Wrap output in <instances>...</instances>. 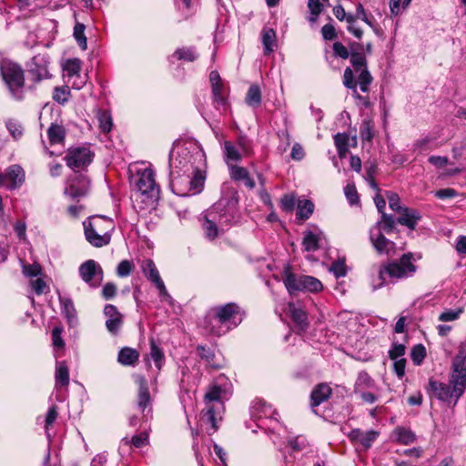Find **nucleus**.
<instances>
[{
  "mask_svg": "<svg viewBox=\"0 0 466 466\" xmlns=\"http://www.w3.org/2000/svg\"><path fill=\"white\" fill-rule=\"evenodd\" d=\"M429 386L431 391L439 400L450 401L454 398L456 403L466 389V357L463 352H460L452 361L449 385L431 380Z\"/></svg>",
  "mask_w": 466,
  "mask_h": 466,
  "instance_id": "nucleus-1",
  "label": "nucleus"
},
{
  "mask_svg": "<svg viewBox=\"0 0 466 466\" xmlns=\"http://www.w3.org/2000/svg\"><path fill=\"white\" fill-rule=\"evenodd\" d=\"M137 191L134 195V205L144 211L154 207L157 188L156 187L153 171L146 168L137 172V179L136 180Z\"/></svg>",
  "mask_w": 466,
  "mask_h": 466,
  "instance_id": "nucleus-2",
  "label": "nucleus"
},
{
  "mask_svg": "<svg viewBox=\"0 0 466 466\" xmlns=\"http://www.w3.org/2000/svg\"><path fill=\"white\" fill-rule=\"evenodd\" d=\"M86 240L96 248H101L110 242V232L114 228L113 221L101 216L90 218L83 223Z\"/></svg>",
  "mask_w": 466,
  "mask_h": 466,
  "instance_id": "nucleus-3",
  "label": "nucleus"
},
{
  "mask_svg": "<svg viewBox=\"0 0 466 466\" xmlns=\"http://www.w3.org/2000/svg\"><path fill=\"white\" fill-rule=\"evenodd\" d=\"M284 284L290 294L296 291L319 292L323 289L322 283L318 279L306 275H295L289 267L284 270Z\"/></svg>",
  "mask_w": 466,
  "mask_h": 466,
  "instance_id": "nucleus-4",
  "label": "nucleus"
},
{
  "mask_svg": "<svg viewBox=\"0 0 466 466\" xmlns=\"http://www.w3.org/2000/svg\"><path fill=\"white\" fill-rule=\"evenodd\" d=\"M221 207L222 203L218 202L205 215L203 229L206 237L211 240L215 239L230 221L227 214L221 212Z\"/></svg>",
  "mask_w": 466,
  "mask_h": 466,
  "instance_id": "nucleus-5",
  "label": "nucleus"
},
{
  "mask_svg": "<svg viewBox=\"0 0 466 466\" xmlns=\"http://www.w3.org/2000/svg\"><path fill=\"white\" fill-rule=\"evenodd\" d=\"M0 71L4 81L12 92L24 86V72L17 64L4 60L0 64Z\"/></svg>",
  "mask_w": 466,
  "mask_h": 466,
  "instance_id": "nucleus-6",
  "label": "nucleus"
},
{
  "mask_svg": "<svg viewBox=\"0 0 466 466\" xmlns=\"http://www.w3.org/2000/svg\"><path fill=\"white\" fill-rule=\"evenodd\" d=\"M412 255L404 254L399 262H392L384 268L386 273L391 278L402 279L412 275L416 271V267L411 262Z\"/></svg>",
  "mask_w": 466,
  "mask_h": 466,
  "instance_id": "nucleus-7",
  "label": "nucleus"
},
{
  "mask_svg": "<svg viewBox=\"0 0 466 466\" xmlns=\"http://www.w3.org/2000/svg\"><path fill=\"white\" fill-rule=\"evenodd\" d=\"M81 279L92 288L100 285L103 279L101 267L93 259L86 260L79 267Z\"/></svg>",
  "mask_w": 466,
  "mask_h": 466,
  "instance_id": "nucleus-8",
  "label": "nucleus"
},
{
  "mask_svg": "<svg viewBox=\"0 0 466 466\" xmlns=\"http://www.w3.org/2000/svg\"><path fill=\"white\" fill-rule=\"evenodd\" d=\"M93 154L87 147H74L67 151L66 160L72 169L85 167L92 162Z\"/></svg>",
  "mask_w": 466,
  "mask_h": 466,
  "instance_id": "nucleus-9",
  "label": "nucleus"
},
{
  "mask_svg": "<svg viewBox=\"0 0 466 466\" xmlns=\"http://www.w3.org/2000/svg\"><path fill=\"white\" fill-rule=\"evenodd\" d=\"M382 231L384 230L379 229L376 224L370 231V241L378 253L390 255V252L394 251L395 243L389 240Z\"/></svg>",
  "mask_w": 466,
  "mask_h": 466,
  "instance_id": "nucleus-10",
  "label": "nucleus"
},
{
  "mask_svg": "<svg viewBox=\"0 0 466 466\" xmlns=\"http://www.w3.org/2000/svg\"><path fill=\"white\" fill-rule=\"evenodd\" d=\"M142 271L145 276L155 284L157 289L159 291V294L163 297H169L167 290L165 287L163 280L160 278L159 272L155 265V263L151 259H146L142 262L141 265Z\"/></svg>",
  "mask_w": 466,
  "mask_h": 466,
  "instance_id": "nucleus-11",
  "label": "nucleus"
},
{
  "mask_svg": "<svg viewBox=\"0 0 466 466\" xmlns=\"http://www.w3.org/2000/svg\"><path fill=\"white\" fill-rule=\"evenodd\" d=\"M374 202L379 212L381 213V219L377 222V227L379 229H383L385 233L389 234L394 229L396 220L392 216L384 212L386 201L381 195L377 194L374 198Z\"/></svg>",
  "mask_w": 466,
  "mask_h": 466,
  "instance_id": "nucleus-12",
  "label": "nucleus"
},
{
  "mask_svg": "<svg viewBox=\"0 0 466 466\" xmlns=\"http://www.w3.org/2000/svg\"><path fill=\"white\" fill-rule=\"evenodd\" d=\"M5 180H8L7 187L10 189L16 188L21 186L25 180V172L23 168L18 165H13L9 167L5 175L0 174V186H2Z\"/></svg>",
  "mask_w": 466,
  "mask_h": 466,
  "instance_id": "nucleus-13",
  "label": "nucleus"
},
{
  "mask_svg": "<svg viewBox=\"0 0 466 466\" xmlns=\"http://www.w3.org/2000/svg\"><path fill=\"white\" fill-rule=\"evenodd\" d=\"M104 313L107 318L106 321V329L113 334L116 333L122 325V315L118 312L117 309L111 304L105 307Z\"/></svg>",
  "mask_w": 466,
  "mask_h": 466,
  "instance_id": "nucleus-14",
  "label": "nucleus"
},
{
  "mask_svg": "<svg viewBox=\"0 0 466 466\" xmlns=\"http://www.w3.org/2000/svg\"><path fill=\"white\" fill-rule=\"evenodd\" d=\"M88 185L89 181L86 177L78 176L76 180H74L70 186L66 188L65 194L72 198L83 197L88 190Z\"/></svg>",
  "mask_w": 466,
  "mask_h": 466,
  "instance_id": "nucleus-15",
  "label": "nucleus"
},
{
  "mask_svg": "<svg viewBox=\"0 0 466 466\" xmlns=\"http://www.w3.org/2000/svg\"><path fill=\"white\" fill-rule=\"evenodd\" d=\"M399 214L400 217L397 218V222L412 230L421 218L419 211L409 208H404Z\"/></svg>",
  "mask_w": 466,
  "mask_h": 466,
  "instance_id": "nucleus-16",
  "label": "nucleus"
},
{
  "mask_svg": "<svg viewBox=\"0 0 466 466\" xmlns=\"http://www.w3.org/2000/svg\"><path fill=\"white\" fill-rule=\"evenodd\" d=\"M288 311L299 329L305 330L309 325L305 310L300 307H297L294 303H289Z\"/></svg>",
  "mask_w": 466,
  "mask_h": 466,
  "instance_id": "nucleus-17",
  "label": "nucleus"
},
{
  "mask_svg": "<svg viewBox=\"0 0 466 466\" xmlns=\"http://www.w3.org/2000/svg\"><path fill=\"white\" fill-rule=\"evenodd\" d=\"M331 388L327 383L317 385L310 394L311 406L317 407L326 401L331 395Z\"/></svg>",
  "mask_w": 466,
  "mask_h": 466,
  "instance_id": "nucleus-18",
  "label": "nucleus"
},
{
  "mask_svg": "<svg viewBox=\"0 0 466 466\" xmlns=\"http://www.w3.org/2000/svg\"><path fill=\"white\" fill-rule=\"evenodd\" d=\"M213 310L215 318L220 323H225L238 313V307L235 303H228L225 306L216 307Z\"/></svg>",
  "mask_w": 466,
  "mask_h": 466,
  "instance_id": "nucleus-19",
  "label": "nucleus"
},
{
  "mask_svg": "<svg viewBox=\"0 0 466 466\" xmlns=\"http://www.w3.org/2000/svg\"><path fill=\"white\" fill-rule=\"evenodd\" d=\"M230 177L234 180H242L248 188L255 187L254 180L250 177L248 171L237 165L230 166Z\"/></svg>",
  "mask_w": 466,
  "mask_h": 466,
  "instance_id": "nucleus-20",
  "label": "nucleus"
},
{
  "mask_svg": "<svg viewBox=\"0 0 466 466\" xmlns=\"http://www.w3.org/2000/svg\"><path fill=\"white\" fill-rule=\"evenodd\" d=\"M139 358V352L132 348L125 347L118 353V361L125 366L134 365Z\"/></svg>",
  "mask_w": 466,
  "mask_h": 466,
  "instance_id": "nucleus-21",
  "label": "nucleus"
},
{
  "mask_svg": "<svg viewBox=\"0 0 466 466\" xmlns=\"http://www.w3.org/2000/svg\"><path fill=\"white\" fill-rule=\"evenodd\" d=\"M150 404L151 400L147 381L145 379H142L139 385L137 406L139 410L144 412Z\"/></svg>",
  "mask_w": 466,
  "mask_h": 466,
  "instance_id": "nucleus-22",
  "label": "nucleus"
},
{
  "mask_svg": "<svg viewBox=\"0 0 466 466\" xmlns=\"http://www.w3.org/2000/svg\"><path fill=\"white\" fill-rule=\"evenodd\" d=\"M350 436L352 439L359 441L364 447L369 448L377 438L378 432L374 431L362 432L360 430H354Z\"/></svg>",
  "mask_w": 466,
  "mask_h": 466,
  "instance_id": "nucleus-23",
  "label": "nucleus"
},
{
  "mask_svg": "<svg viewBox=\"0 0 466 466\" xmlns=\"http://www.w3.org/2000/svg\"><path fill=\"white\" fill-rule=\"evenodd\" d=\"M47 136L50 144H60L65 139L66 131L62 126L52 124L47 129Z\"/></svg>",
  "mask_w": 466,
  "mask_h": 466,
  "instance_id": "nucleus-24",
  "label": "nucleus"
},
{
  "mask_svg": "<svg viewBox=\"0 0 466 466\" xmlns=\"http://www.w3.org/2000/svg\"><path fill=\"white\" fill-rule=\"evenodd\" d=\"M320 234H315L311 231L304 233L302 245L306 251H316L319 248Z\"/></svg>",
  "mask_w": 466,
  "mask_h": 466,
  "instance_id": "nucleus-25",
  "label": "nucleus"
},
{
  "mask_svg": "<svg viewBox=\"0 0 466 466\" xmlns=\"http://www.w3.org/2000/svg\"><path fill=\"white\" fill-rule=\"evenodd\" d=\"M62 310L71 326L76 323V311L70 299L60 298Z\"/></svg>",
  "mask_w": 466,
  "mask_h": 466,
  "instance_id": "nucleus-26",
  "label": "nucleus"
},
{
  "mask_svg": "<svg viewBox=\"0 0 466 466\" xmlns=\"http://www.w3.org/2000/svg\"><path fill=\"white\" fill-rule=\"evenodd\" d=\"M393 434L396 441L401 444L408 445L415 441V434L408 429L398 427L394 430Z\"/></svg>",
  "mask_w": 466,
  "mask_h": 466,
  "instance_id": "nucleus-27",
  "label": "nucleus"
},
{
  "mask_svg": "<svg viewBox=\"0 0 466 466\" xmlns=\"http://www.w3.org/2000/svg\"><path fill=\"white\" fill-rule=\"evenodd\" d=\"M246 103L252 107H258L261 103V92L257 85H252L247 93Z\"/></svg>",
  "mask_w": 466,
  "mask_h": 466,
  "instance_id": "nucleus-28",
  "label": "nucleus"
},
{
  "mask_svg": "<svg viewBox=\"0 0 466 466\" xmlns=\"http://www.w3.org/2000/svg\"><path fill=\"white\" fill-rule=\"evenodd\" d=\"M374 386V381L367 372H360L355 382L354 392L359 393L365 389H371Z\"/></svg>",
  "mask_w": 466,
  "mask_h": 466,
  "instance_id": "nucleus-29",
  "label": "nucleus"
},
{
  "mask_svg": "<svg viewBox=\"0 0 466 466\" xmlns=\"http://www.w3.org/2000/svg\"><path fill=\"white\" fill-rule=\"evenodd\" d=\"M149 357L155 362V366L159 370L162 368V364L164 362V353L162 350L156 344L154 339H150V352Z\"/></svg>",
  "mask_w": 466,
  "mask_h": 466,
  "instance_id": "nucleus-30",
  "label": "nucleus"
},
{
  "mask_svg": "<svg viewBox=\"0 0 466 466\" xmlns=\"http://www.w3.org/2000/svg\"><path fill=\"white\" fill-rule=\"evenodd\" d=\"M262 42L265 48V53L269 54L273 51L276 46V33L273 29L268 28L263 31Z\"/></svg>",
  "mask_w": 466,
  "mask_h": 466,
  "instance_id": "nucleus-31",
  "label": "nucleus"
},
{
  "mask_svg": "<svg viewBox=\"0 0 466 466\" xmlns=\"http://www.w3.org/2000/svg\"><path fill=\"white\" fill-rule=\"evenodd\" d=\"M64 71L66 73L67 77L79 76L81 69V60L78 58L68 59L64 66Z\"/></svg>",
  "mask_w": 466,
  "mask_h": 466,
  "instance_id": "nucleus-32",
  "label": "nucleus"
},
{
  "mask_svg": "<svg viewBox=\"0 0 466 466\" xmlns=\"http://www.w3.org/2000/svg\"><path fill=\"white\" fill-rule=\"evenodd\" d=\"M56 381L57 385L67 386L69 383V371L65 362L59 363L56 371Z\"/></svg>",
  "mask_w": 466,
  "mask_h": 466,
  "instance_id": "nucleus-33",
  "label": "nucleus"
},
{
  "mask_svg": "<svg viewBox=\"0 0 466 466\" xmlns=\"http://www.w3.org/2000/svg\"><path fill=\"white\" fill-rule=\"evenodd\" d=\"M314 205L310 200H303L298 203L297 216L300 219H308L313 213Z\"/></svg>",
  "mask_w": 466,
  "mask_h": 466,
  "instance_id": "nucleus-34",
  "label": "nucleus"
},
{
  "mask_svg": "<svg viewBox=\"0 0 466 466\" xmlns=\"http://www.w3.org/2000/svg\"><path fill=\"white\" fill-rule=\"evenodd\" d=\"M224 151L226 155V162L230 167V162L239 161L241 159V154L238 150L228 141L224 144Z\"/></svg>",
  "mask_w": 466,
  "mask_h": 466,
  "instance_id": "nucleus-35",
  "label": "nucleus"
},
{
  "mask_svg": "<svg viewBox=\"0 0 466 466\" xmlns=\"http://www.w3.org/2000/svg\"><path fill=\"white\" fill-rule=\"evenodd\" d=\"M205 181V176L201 171L196 170L193 177L189 180V191H193V194L200 192L203 187Z\"/></svg>",
  "mask_w": 466,
  "mask_h": 466,
  "instance_id": "nucleus-36",
  "label": "nucleus"
},
{
  "mask_svg": "<svg viewBox=\"0 0 466 466\" xmlns=\"http://www.w3.org/2000/svg\"><path fill=\"white\" fill-rule=\"evenodd\" d=\"M97 119L99 122V127L104 133H108L112 127V118L108 112L98 111Z\"/></svg>",
  "mask_w": 466,
  "mask_h": 466,
  "instance_id": "nucleus-37",
  "label": "nucleus"
},
{
  "mask_svg": "<svg viewBox=\"0 0 466 466\" xmlns=\"http://www.w3.org/2000/svg\"><path fill=\"white\" fill-rule=\"evenodd\" d=\"M74 36L80 47L83 50H86L87 47L86 37L85 35V25L83 24L77 23L74 27Z\"/></svg>",
  "mask_w": 466,
  "mask_h": 466,
  "instance_id": "nucleus-38",
  "label": "nucleus"
},
{
  "mask_svg": "<svg viewBox=\"0 0 466 466\" xmlns=\"http://www.w3.org/2000/svg\"><path fill=\"white\" fill-rule=\"evenodd\" d=\"M197 350H198V353L200 356V358L205 360L208 362V364H209L210 366H212L216 369H218L220 367L219 364H217L214 361L215 355L209 349H207L203 346H198Z\"/></svg>",
  "mask_w": 466,
  "mask_h": 466,
  "instance_id": "nucleus-39",
  "label": "nucleus"
},
{
  "mask_svg": "<svg viewBox=\"0 0 466 466\" xmlns=\"http://www.w3.org/2000/svg\"><path fill=\"white\" fill-rule=\"evenodd\" d=\"M358 19L356 14H346V17L344 20L349 24L347 29L350 33H351L355 37L360 39L362 37L363 32L360 28H358L354 25L355 21Z\"/></svg>",
  "mask_w": 466,
  "mask_h": 466,
  "instance_id": "nucleus-40",
  "label": "nucleus"
},
{
  "mask_svg": "<svg viewBox=\"0 0 466 466\" xmlns=\"http://www.w3.org/2000/svg\"><path fill=\"white\" fill-rule=\"evenodd\" d=\"M343 83L348 88L353 89L354 93L356 94L355 96L357 98L361 99V96L357 94V85L356 82L354 81L353 71L349 67L346 68L344 71Z\"/></svg>",
  "mask_w": 466,
  "mask_h": 466,
  "instance_id": "nucleus-41",
  "label": "nucleus"
},
{
  "mask_svg": "<svg viewBox=\"0 0 466 466\" xmlns=\"http://www.w3.org/2000/svg\"><path fill=\"white\" fill-rule=\"evenodd\" d=\"M358 81L360 90L362 92H367L369 90V86L372 81V76H370L367 68H363L362 70L360 71Z\"/></svg>",
  "mask_w": 466,
  "mask_h": 466,
  "instance_id": "nucleus-42",
  "label": "nucleus"
},
{
  "mask_svg": "<svg viewBox=\"0 0 466 466\" xmlns=\"http://www.w3.org/2000/svg\"><path fill=\"white\" fill-rule=\"evenodd\" d=\"M175 56H177L179 60H187L192 62L197 59L198 56L195 50L192 47L188 48H180L175 52Z\"/></svg>",
  "mask_w": 466,
  "mask_h": 466,
  "instance_id": "nucleus-43",
  "label": "nucleus"
},
{
  "mask_svg": "<svg viewBox=\"0 0 466 466\" xmlns=\"http://www.w3.org/2000/svg\"><path fill=\"white\" fill-rule=\"evenodd\" d=\"M329 271L332 272L336 278L344 277L347 273L345 260L338 259L332 262Z\"/></svg>",
  "mask_w": 466,
  "mask_h": 466,
  "instance_id": "nucleus-44",
  "label": "nucleus"
},
{
  "mask_svg": "<svg viewBox=\"0 0 466 466\" xmlns=\"http://www.w3.org/2000/svg\"><path fill=\"white\" fill-rule=\"evenodd\" d=\"M223 390L218 385H212L205 394V400L208 401H220Z\"/></svg>",
  "mask_w": 466,
  "mask_h": 466,
  "instance_id": "nucleus-45",
  "label": "nucleus"
},
{
  "mask_svg": "<svg viewBox=\"0 0 466 466\" xmlns=\"http://www.w3.org/2000/svg\"><path fill=\"white\" fill-rule=\"evenodd\" d=\"M387 198L389 201V206L393 211H396L397 213H400V211L405 208V207L400 206V197L396 193L388 192Z\"/></svg>",
  "mask_w": 466,
  "mask_h": 466,
  "instance_id": "nucleus-46",
  "label": "nucleus"
},
{
  "mask_svg": "<svg viewBox=\"0 0 466 466\" xmlns=\"http://www.w3.org/2000/svg\"><path fill=\"white\" fill-rule=\"evenodd\" d=\"M350 63L357 72L366 68V59L361 54L352 53L350 55Z\"/></svg>",
  "mask_w": 466,
  "mask_h": 466,
  "instance_id": "nucleus-47",
  "label": "nucleus"
},
{
  "mask_svg": "<svg viewBox=\"0 0 466 466\" xmlns=\"http://www.w3.org/2000/svg\"><path fill=\"white\" fill-rule=\"evenodd\" d=\"M30 72L35 76L37 81L48 78L49 73L46 66H40L35 63L34 66L31 67Z\"/></svg>",
  "mask_w": 466,
  "mask_h": 466,
  "instance_id": "nucleus-48",
  "label": "nucleus"
},
{
  "mask_svg": "<svg viewBox=\"0 0 466 466\" xmlns=\"http://www.w3.org/2000/svg\"><path fill=\"white\" fill-rule=\"evenodd\" d=\"M426 356L425 348L419 344L413 347L411 351V359L415 364H420Z\"/></svg>",
  "mask_w": 466,
  "mask_h": 466,
  "instance_id": "nucleus-49",
  "label": "nucleus"
},
{
  "mask_svg": "<svg viewBox=\"0 0 466 466\" xmlns=\"http://www.w3.org/2000/svg\"><path fill=\"white\" fill-rule=\"evenodd\" d=\"M134 268V265L129 260H122L116 268V273L119 277H127L128 276L132 269Z\"/></svg>",
  "mask_w": 466,
  "mask_h": 466,
  "instance_id": "nucleus-50",
  "label": "nucleus"
},
{
  "mask_svg": "<svg viewBox=\"0 0 466 466\" xmlns=\"http://www.w3.org/2000/svg\"><path fill=\"white\" fill-rule=\"evenodd\" d=\"M6 127L8 129L9 133L12 135V137L15 139H18V138H20L22 137V135H23V128H22L21 125H19L15 121L9 120L6 123Z\"/></svg>",
  "mask_w": 466,
  "mask_h": 466,
  "instance_id": "nucleus-51",
  "label": "nucleus"
},
{
  "mask_svg": "<svg viewBox=\"0 0 466 466\" xmlns=\"http://www.w3.org/2000/svg\"><path fill=\"white\" fill-rule=\"evenodd\" d=\"M345 196L349 202L353 205L359 202V196L354 185L348 184L344 188Z\"/></svg>",
  "mask_w": 466,
  "mask_h": 466,
  "instance_id": "nucleus-52",
  "label": "nucleus"
},
{
  "mask_svg": "<svg viewBox=\"0 0 466 466\" xmlns=\"http://www.w3.org/2000/svg\"><path fill=\"white\" fill-rule=\"evenodd\" d=\"M69 96V90L67 87H56L55 88L53 98L58 103H65L67 101Z\"/></svg>",
  "mask_w": 466,
  "mask_h": 466,
  "instance_id": "nucleus-53",
  "label": "nucleus"
},
{
  "mask_svg": "<svg viewBox=\"0 0 466 466\" xmlns=\"http://www.w3.org/2000/svg\"><path fill=\"white\" fill-rule=\"evenodd\" d=\"M63 329L61 327H56L52 330V342L54 347L62 349L65 346V342L61 337Z\"/></svg>",
  "mask_w": 466,
  "mask_h": 466,
  "instance_id": "nucleus-54",
  "label": "nucleus"
},
{
  "mask_svg": "<svg viewBox=\"0 0 466 466\" xmlns=\"http://www.w3.org/2000/svg\"><path fill=\"white\" fill-rule=\"evenodd\" d=\"M462 311H463L462 309H458L457 310H448V311L442 312L439 316V320H441L442 322L455 320L460 317V315L462 313Z\"/></svg>",
  "mask_w": 466,
  "mask_h": 466,
  "instance_id": "nucleus-55",
  "label": "nucleus"
},
{
  "mask_svg": "<svg viewBox=\"0 0 466 466\" xmlns=\"http://www.w3.org/2000/svg\"><path fill=\"white\" fill-rule=\"evenodd\" d=\"M23 272L26 277H37L41 273V266L37 263L24 265Z\"/></svg>",
  "mask_w": 466,
  "mask_h": 466,
  "instance_id": "nucleus-56",
  "label": "nucleus"
},
{
  "mask_svg": "<svg viewBox=\"0 0 466 466\" xmlns=\"http://www.w3.org/2000/svg\"><path fill=\"white\" fill-rule=\"evenodd\" d=\"M432 139L430 137H425L423 138L418 139L413 144V148L415 151L422 152L425 150H428L430 148V144L431 143Z\"/></svg>",
  "mask_w": 466,
  "mask_h": 466,
  "instance_id": "nucleus-57",
  "label": "nucleus"
},
{
  "mask_svg": "<svg viewBox=\"0 0 466 466\" xmlns=\"http://www.w3.org/2000/svg\"><path fill=\"white\" fill-rule=\"evenodd\" d=\"M281 208L287 212L293 210L295 206V197L292 195H284L280 201Z\"/></svg>",
  "mask_w": 466,
  "mask_h": 466,
  "instance_id": "nucleus-58",
  "label": "nucleus"
},
{
  "mask_svg": "<svg viewBox=\"0 0 466 466\" xmlns=\"http://www.w3.org/2000/svg\"><path fill=\"white\" fill-rule=\"evenodd\" d=\"M131 442L135 447L141 448L148 443V434L147 432H141L134 436Z\"/></svg>",
  "mask_w": 466,
  "mask_h": 466,
  "instance_id": "nucleus-59",
  "label": "nucleus"
},
{
  "mask_svg": "<svg viewBox=\"0 0 466 466\" xmlns=\"http://www.w3.org/2000/svg\"><path fill=\"white\" fill-rule=\"evenodd\" d=\"M360 137L362 140L370 141L372 138L371 125L370 121H363L360 127Z\"/></svg>",
  "mask_w": 466,
  "mask_h": 466,
  "instance_id": "nucleus-60",
  "label": "nucleus"
},
{
  "mask_svg": "<svg viewBox=\"0 0 466 466\" xmlns=\"http://www.w3.org/2000/svg\"><path fill=\"white\" fill-rule=\"evenodd\" d=\"M321 34L325 40H332L337 37L335 28L330 24H327L322 26Z\"/></svg>",
  "mask_w": 466,
  "mask_h": 466,
  "instance_id": "nucleus-61",
  "label": "nucleus"
},
{
  "mask_svg": "<svg viewBox=\"0 0 466 466\" xmlns=\"http://www.w3.org/2000/svg\"><path fill=\"white\" fill-rule=\"evenodd\" d=\"M333 51L337 56H339L343 59H347L350 56V53L346 46H344L340 42H335L333 44Z\"/></svg>",
  "mask_w": 466,
  "mask_h": 466,
  "instance_id": "nucleus-62",
  "label": "nucleus"
},
{
  "mask_svg": "<svg viewBox=\"0 0 466 466\" xmlns=\"http://www.w3.org/2000/svg\"><path fill=\"white\" fill-rule=\"evenodd\" d=\"M308 7L311 15H319L323 10V5L319 2V0H309Z\"/></svg>",
  "mask_w": 466,
  "mask_h": 466,
  "instance_id": "nucleus-63",
  "label": "nucleus"
},
{
  "mask_svg": "<svg viewBox=\"0 0 466 466\" xmlns=\"http://www.w3.org/2000/svg\"><path fill=\"white\" fill-rule=\"evenodd\" d=\"M31 287L34 291L40 295L43 294L46 289V283L40 278L31 280Z\"/></svg>",
  "mask_w": 466,
  "mask_h": 466,
  "instance_id": "nucleus-64",
  "label": "nucleus"
}]
</instances>
